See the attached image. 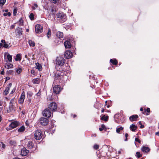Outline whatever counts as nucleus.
I'll list each match as a JSON object with an SVG mask.
<instances>
[{"label": "nucleus", "instance_id": "obj_1", "mask_svg": "<svg viewBox=\"0 0 159 159\" xmlns=\"http://www.w3.org/2000/svg\"><path fill=\"white\" fill-rule=\"evenodd\" d=\"M65 62V60L63 58L61 57H58L56 58V63L57 65L61 66L64 64Z\"/></svg>", "mask_w": 159, "mask_h": 159}, {"label": "nucleus", "instance_id": "obj_2", "mask_svg": "<svg viewBox=\"0 0 159 159\" xmlns=\"http://www.w3.org/2000/svg\"><path fill=\"white\" fill-rule=\"evenodd\" d=\"M57 18H59V20H61V22L63 23L66 20V16L62 12H59L57 14Z\"/></svg>", "mask_w": 159, "mask_h": 159}, {"label": "nucleus", "instance_id": "obj_3", "mask_svg": "<svg viewBox=\"0 0 159 159\" xmlns=\"http://www.w3.org/2000/svg\"><path fill=\"white\" fill-rule=\"evenodd\" d=\"M42 133L41 130H37L35 131L34 133V137L36 139L39 140L42 138Z\"/></svg>", "mask_w": 159, "mask_h": 159}, {"label": "nucleus", "instance_id": "obj_4", "mask_svg": "<svg viewBox=\"0 0 159 159\" xmlns=\"http://www.w3.org/2000/svg\"><path fill=\"white\" fill-rule=\"evenodd\" d=\"M57 107L56 103L55 102H52L49 104L48 106V108L52 112H53L56 111Z\"/></svg>", "mask_w": 159, "mask_h": 159}, {"label": "nucleus", "instance_id": "obj_5", "mask_svg": "<svg viewBox=\"0 0 159 159\" xmlns=\"http://www.w3.org/2000/svg\"><path fill=\"white\" fill-rule=\"evenodd\" d=\"M61 88L59 85H57L53 87V92L55 94H58L61 91Z\"/></svg>", "mask_w": 159, "mask_h": 159}, {"label": "nucleus", "instance_id": "obj_6", "mask_svg": "<svg viewBox=\"0 0 159 159\" xmlns=\"http://www.w3.org/2000/svg\"><path fill=\"white\" fill-rule=\"evenodd\" d=\"M43 115L44 116L49 118L51 116L52 113L48 109H46L43 111Z\"/></svg>", "mask_w": 159, "mask_h": 159}, {"label": "nucleus", "instance_id": "obj_7", "mask_svg": "<svg viewBox=\"0 0 159 159\" xmlns=\"http://www.w3.org/2000/svg\"><path fill=\"white\" fill-rule=\"evenodd\" d=\"M35 31L36 33H40L43 32V27L39 24H37L35 27Z\"/></svg>", "mask_w": 159, "mask_h": 159}, {"label": "nucleus", "instance_id": "obj_8", "mask_svg": "<svg viewBox=\"0 0 159 159\" xmlns=\"http://www.w3.org/2000/svg\"><path fill=\"white\" fill-rule=\"evenodd\" d=\"M73 56L72 53L70 51H66L64 53V57L66 59L71 58Z\"/></svg>", "mask_w": 159, "mask_h": 159}, {"label": "nucleus", "instance_id": "obj_9", "mask_svg": "<svg viewBox=\"0 0 159 159\" xmlns=\"http://www.w3.org/2000/svg\"><path fill=\"white\" fill-rule=\"evenodd\" d=\"M48 123V119L44 117H41L40 119V123L43 125H46Z\"/></svg>", "mask_w": 159, "mask_h": 159}, {"label": "nucleus", "instance_id": "obj_10", "mask_svg": "<svg viewBox=\"0 0 159 159\" xmlns=\"http://www.w3.org/2000/svg\"><path fill=\"white\" fill-rule=\"evenodd\" d=\"M25 93L23 92L20 95V96L18 100V102L20 104H22L23 103L24 100L25 99Z\"/></svg>", "mask_w": 159, "mask_h": 159}, {"label": "nucleus", "instance_id": "obj_11", "mask_svg": "<svg viewBox=\"0 0 159 159\" xmlns=\"http://www.w3.org/2000/svg\"><path fill=\"white\" fill-rule=\"evenodd\" d=\"M29 152V151L24 148L21 150L20 154L22 156H26Z\"/></svg>", "mask_w": 159, "mask_h": 159}, {"label": "nucleus", "instance_id": "obj_12", "mask_svg": "<svg viewBox=\"0 0 159 159\" xmlns=\"http://www.w3.org/2000/svg\"><path fill=\"white\" fill-rule=\"evenodd\" d=\"M18 125V123L17 121H14L11 123L9 125V127L12 129H13L17 127Z\"/></svg>", "mask_w": 159, "mask_h": 159}, {"label": "nucleus", "instance_id": "obj_13", "mask_svg": "<svg viewBox=\"0 0 159 159\" xmlns=\"http://www.w3.org/2000/svg\"><path fill=\"white\" fill-rule=\"evenodd\" d=\"M12 84L11 83H10L8 85V86L6 87L3 92V94L5 95H7L9 93V91L10 88L11 87Z\"/></svg>", "mask_w": 159, "mask_h": 159}, {"label": "nucleus", "instance_id": "obj_14", "mask_svg": "<svg viewBox=\"0 0 159 159\" xmlns=\"http://www.w3.org/2000/svg\"><path fill=\"white\" fill-rule=\"evenodd\" d=\"M64 45L66 48H70L71 46V44L69 41H66L64 42Z\"/></svg>", "mask_w": 159, "mask_h": 159}, {"label": "nucleus", "instance_id": "obj_15", "mask_svg": "<svg viewBox=\"0 0 159 159\" xmlns=\"http://www.w3.org/2000/svg\"><path fill=\"white\" fill-rule=\"evenodd\" d=\"M141 150L144 152H147L150 151V149L148 147L143 146L141 148Z\"/></svg>", "mask_w": 159, "mask_h": 159}, {"label": "nucleus", "instance_id": "obj_16", "mask_svg": "<svg viewBox=\"0 0 159 159\" xmlns=\"http://www.w3.org/2000/svg\"><path fill=\"white\" fill-rule=\"evenodd\" d=\"M137 127L136 125L134 124H132L130 126L129 128L131 131L134 132L137 129Z\"/></svg>", "mask_w": 159, "mask_h": 159}, {"label": "nucleus", "instance_id": "obj_17", "mask_svg": "<svg viewBox=\"0 0 159 159\" xmlns=\"http://www.w3.org/2000/svg\"><path fill=\"white\" fill-rule=\"evenodd\" d=\"M35 65V67L36 69H38L39 71L42 70V68L41 65H40L39 63H36Z\"/></svg>", "mask_w": 159, "mask_h": 159}, {"label": "nucleus", "instance_id": "obj_18", "mask_svg": "<svg viewBox=\"0 0 159 159\" xmlns=\"http://www.w3.org/2000/svg\"><path fill=\"white\" fill-rule=\"evenodd\" d=\"M7 58L8 60L7 61H6L7 62H12V56L9 54H7Z\"/></svg>", "mask_w": 159, "mask_h": 159}, {"label": "nucleus", "instance_id": "obj_19", "mask_svg": "<svg viewBox=\"0 0 159 159\" xmlns=\"http://www.w3.org/2000/svg\"><path fill=\"white\" fill-rule=\"evenodd\" d=\"M56 36L58 38H62L63 36V33L61 32L58 31L57 32Z\"/></svg>", "mask_w": 159, "mask_h": 159}, {"label": "nucleus", "instance_id": "obj_20", "mask_svg": "<svg viewBox=\"0 0 159 159\" xmlns=\"http://www.w3.org/2000/svg\"><path fill=\"white\" fill-rule=\"evenodd\" d=\"M138 117L137 115H132L129 117V120L130 121H132L135 120Z\"/></svg>", "mask_w": 159, "mask_h": 159}, {"label": "nucleus", "instance_id": "obj_21", "mask_svg": "<svg viewBox=\"0 0 159 159\" xmlns=\"http://www.w3.org/2000/svg\"><path fill=\"white\" fill-rule=\"evenodd\" d=\"M34 146L33 143L32 141H29L27 143V147L30 149L32 148Z\"/></svg>", "mask_w": 159, "mask_h": 159}, {"label": "nucleus", "instance_id": "obj_22", "mask_svg": "<svg viewBox=\"0 0 159 159\" xmlns=\"http://www.w3.org/2000/svg\"><path fill=\"white\" fill-rule=\"evenodd\" d=\"M150 109L149 108H148L146 110L145 109L144 110V111L143 112V113L146 115H148V113L150 112Z\"/></svg>", "mask_w": 159, "mask_h": 159}, {"label": "nucleus", "instance_id": "obj_23", "mask_svg": "<svg viewBox=\"0 0 159 159\" xmlns=\"http://www.w3.org/2000/svg\"><path fill=\"white\" fill-rule=\"evenodd\" d=\"M40 79L38 78L34 79L33 80V82L34 84H39L40 82Z\"/></svg>", "mask_w": 159, "mask_h": 159}, {"label": "nucleus", "instance_id": "obj_24", "mask_svg": "<svg viewBox=\"0 0 159 159\" xmlns=\"http://www.w3.org/2000/svg\"><path fill=\"white\" fill-rule=\"evenodd\" d=\"M25 130V127L24 126H22L18 129V131L20 133L23 132Z\"/></svg>", "mask_w": 159, "mask_h": 159}, {"label": "nucleus", "instance_id": "obj_25", "mask_svg": "<svg viewBox=\"0 0 159 159\" xmlns=\"http://www.w3.org/2000/svg\"><path fill=\"white\" fill-rule=\"evenodd\" d=\"M1 42L3 43V47L6 48H7L9 47V45L8 44H7L6 43L5 41L4 40H1Z\"/></svg>", "mask_w": 159, "mask_h": 159}, {"label": "nucleus", "instance_id": "obj_26", "mask_svg": "<svg viewBox=\"0 0 159 159\" xmlns=\"http://www.w3.org/2000/svg\"><path fill=\"white\" fill-rule=\"evenodd\" d=\"M124 129L123 127L122 126L119 127H117L116 128V132L117 133H119L121 130H123Z\"/></svg>", "mask_w": 159, "mask_h": 159}, {"label": "nucleus", "instance_id": "obj_27", "mask_svg": "<svg viewBox=\"0 0 159 159\" xmlns=\"http://www.w3.org/2000/svg\"><path fill=\"white\" fill-rule=\"evenodd\" d=\"M108 119V116H105V115L103 116L101 118L102 120H103L105 121H107Z\"/></svg>", "mask_w": 159, "mask_h": 159}, {"label": "nucleus", "instance_id": "obj_28", "mask_svg": "<svg viewBox=\"0 0 159 159\" xmlns=\"http://www.w3.org/2000/svg\"><path fill=\"white\" fill-rule=\"evenodd\" d=\"M29 43L30 46L34 47L35 45L34 42L31 40L29 41Z\"/></svg>", "mask_w": 159, "mask_h": 159}, {"label": "nucleus", "instance_id": "obj_29", "mask_svg": "<svg viewBox=\"0 0 159 159\" xmlns=\"http://www.w3.org/2000/svg\"><path fill=\"white\" fill-rule=\"evenodd\" d=\"M22 71V69L20 67L15 69V71L18 74H20Z\"/></svg>", "mask_w": 159, "mask_h": 159}, {"label": "nucleus", "instance_id": "obj_30", "mask_svg": "<svg viewBox=\"0 0 159 159\" xmlns=\"http://www.w3.org/2000/svg\"><path fill=\"white\" fill-rule=\"evenodd\" d=\"M110 62L115 65H116L117 64V62L116 59L113 60L112 59H111L110 60Z\"/></svg>", "mask_w": 159, "mask_h": 159}, {"label": "nucleus", "instance_id": "obj_31", "mask_svg": "<svg viewBox=\"0 0 159 159\" xmlns=\"http://www.w3.org/2000/svg\"><path fill=\"white\" fill-rule=\"evenodd\" d=\"M21 59V58L20 57V55L19 54H17L16 56V58L15 59L16 60V61H20Z\"/></svg>", "mask_w": 159, "mask_h": 159}, {"label": "nucleus", "instance_id": "obj_32", "mask_svg": "<svg viewBox=\"0 0 159 159\" xmlns=\"http://www.w3.org/2000/svg\"><path fill=\"white\" fill-rule=\"evenodd\" d=\"M6 68L7 69H9L10 68H12L13 67V65L11 64H6L5 66Z\"/></svg>", "mask_w": 159, "mask_h": 159}, {"label": "nucleus", "instance_id": "obj_33", "mask_svg": "<svg viewBox=\"0 0 159 159\" xmlns=\"http://www.w3.org/2000/svg\"><path fill=\"white\" fill-rule=\"evenodd\" d=\"M135 156L138 158H139L142 157V155L139 152H136Z\"/></svg>", "mask_w": 159, "mask_h": 159}, {"label": "nucleus", "instance_id": "obj_34", "mask_svg": "<svg viewBox=\"0 0 159 159\" xmlns=\"http://www.w3.org/2000/svg\"><path fill=\"white\" fill-rule=\"evenodd\" d=\"M16 31L18 34L20 35L22 34L21 29L18 28V29H16Z\"/></svg>", "mask_w": 159, "mask_h": 159}, {"label": "nucleus", "instance_id": "obj_35", "mask_svg": "<svg viewBox=\"0 0 159 159\" xmlns=\"http://www.w3.org/2000/svg\"><path fill=\"white\" fill-rule=\"evenodd\" d=\"M20 25H23V20L22 18H20L18 22Z\"/></svg>", "mask_w": 159, "mask_h": 159}, {"label": "nucleus", "instance_id": "obj_36", "mask_svg": "<svg viewBox=\"0 0 159 159\" xmlns=\"http://www.w3.org/2000/svg\"><path fill=\"white\" fill-rule=\"evenodd\" d=\"M51 35V30L50 29L48 30V32L47 34V36L48 38H49Z\"/></svg>", "mask_w": 159, "mask_h": 159}, {"label": "nucleus", "instance_id": "obj_37", "mask_svg": "<svg viewBox=\"0 0 159 159\" xmlns=\"http://www.w3.org/2000/svg\"><path fill=\"white\" fill-rule=\"evenodd\" d=\"M55 80H59L61 77V76L59 75H55Z\"/></svg>", "mask_w": 159, "mask_h": 159}, {"label": "nucleus", "instance_id": "obj_38", "mask_svg": "<svg viewBox=\"0 0 159 159\" xmlns=\"http://www.w3.org/2000/svg\"><path fill=\"white\" fill-rule=\"evenodd\" d=\"M29 17L31 20H33L34 19V15L33 14L31 13L29 16Z\"/></svg>", "mask_w": 159, "mask_h": 159}, {"label": "nucleus", "instance_id": "obj_39", "mask_svg": "<svg viewBox=\"0 0 159 159\" xmlns=\"http://www.w3.org/2000/svg\"><path fill=\"white\" fill-rule=\"evenodd\" d=\"M3 15L5 16H10L11 15V14L10 12H6L3 14Z\"/></svg>", "mask_w": 159, "mask_h": 159}, {"label": "nucleus", "instance_id": "obj_40", "mask_svg": "<svg viewBox=\"0 0 159 159\" xmlns=\"http://www.w3.org/2000/svg\"><path fill=\"white\" fill-rule=\"evenodd\" d=\"M105 127V126L104 125H101V127L99 128V129L100 131H102Z\"/></svg>", "mask_w": 159, "mask_h": 159}, {"label": "nucleus", "instance_id": "obj_41", "mask_svg": "<svg viewBox=\"0 0 159 159\" xmlns=\"http://www.w3.org/2000/svg\"><path fill=\"white\" fill-rule=\"evenodd\" d=\"M6 0H0V4L2 6L5 3Z\"/></svg>", "mask_w": 159, "mask_h": 159}, {"label": "nucleus", "instance_id": "obj_42", "mask_svg": "<svg viewBox=\"0 0 159 159\" xmlns=\"http://www.w3.org/2000/svg\"><path fill=\"white\" fill-rule=\"evenodd\" d=\"M38 5L37 4L34 3V6L33 7V9L35 10L38 7Z\"/></svg>", "mask_w": 159, "mask_h": 159}, {"label": "nucleus", "instance_id": "obj_43", "mask_svg": "<svg viewBox=\"0 0 159 159\" xmlns=\"http://www.w3.org/2000/svg\"><path fill=\"white\" fill-rule=\"evenodd\" d=\"M99 146L97 144H95L93 146V148L95 149H98Z\"/></svg>", "mask_w": 159, "mask_h": 159}, {"label": "nucleus", "instance_id": "obj_44", "mask_svg": "<svg viewBox=\"0 0 159 159\" xmlns=\"http://www.w3.org/2000/svg\"><path fill=\"white\" fill-rule=\"evenodd\" d=\"M135 141L136 142H138V143H141V141L139 139H138V138H135Z\"/></svg>", "mask_w": 159, "mask_h": 159}, {"label": "nucleus", "instance_id": "obj_45", "mask_svg": "<svg viewBox=\"0 0 159 159\" xmlns=\"http://www.w3.org/2000/svg\"><path fill=\"white\" fill-rule=\"evenodd\" d=\"M17 12V10L16 9H14L13 11V14L14 16L16 15Z\"/></svg>", "mask_w": 159, "mask_h": 159}, {"label": "nucleus", "instance_id": "obj_46", "mask_svg": "<svg viewBox=\"0 0 159 159\" xmlns=\"http://www.w3.org/2000/svg\"><path fill=\"white\" fill-rule=\"evenodd\" d=\"M125 136L126 138L125 139V141H127V137L128 136V134L127 133H126L125 134Z\"/></svg>", "mask_w": 159, "mask_h": 159}, {"label": "nucleus", "instance_id": "obj_47", "mask_svg": "<svg viewBox=\"0 0 159 159\" xmlns=\"http://www.w3.org/2000/svg\"><path fill=\"white\" fill-rule=\"evenodd\" d=\"M31 73L33 75H34L35 74V72L34 70H31Z\"/></svg>", "mask_w": 159, "mask_h": 159}, {"label": "nucleus", "instance_id": "obj_48", "mask_svg": "<svg viewBox=\"0 0 159 159\" xmlns=\"http://www.w3.org/2000/svg\"><path fill=\"white\" fill-rule=\"evenodd\" d=\"M16 90V89H13L11 91V92L10 93L11 94H13L15 92V91Z\"/></svg>", "mask_w": 159, "mask_h": 159}, {"label": "nucleus", "instance_id": "obj_49", "mask_svg": "<svg viewBox=\"0 0 159 159\" xmlns=\"http://www.w3.org/2000/svg\"><path fill=\"white\" fill-rule=\"evenodd\" d=\"M41 95V93H40V91L36 94V95L37 96H40Z\"/></svg>", "mask_w": 159, "mask_h": 159}, {"label": "nucleus", "instance_id": "obj_50", "mask_svg": "<svg viewBox=\"0 0 159 159\" xmlns=\"http://www.w3.org/2000/svg\"><path fill=\"white\" fill-rule=\"evenodd\" d=\"M52 2L54 3H57V0H52Z\"/></svg>", "mask_w": 159, "mask_h": 159}, {"label": "nucleus", "instance_id": "obj_51", "mask_svg": "<svg viewBox=\"0 0 159 159\" xmlns=\"http://www.w3.org/2000/svg\"><path fill=\"white\" fill-rule=\"evenodd\" d=\"M3 107H0V112H1L3 111Z\"/></svg>", "mask_w": 159, "mask_h": 159}, {"label": "nucleus", "instance_id": "obj_52", "mask_svg": "<svg viewBox=\"0 0 159 159\" xmlns=\"http://www.w3.org/2000/svg\"><path fill=\"white\" fill-rule=\"evenodd\" d=\"M155 134L159 136V131L156 132Z\"/></svg>", "mask_w": 159, "mask_h": 159}, {"label": "nucleus", "instance_id": "obj_53", "mask_svg": "<svg viewBox=\"0 0 159 159\" xmlns=\"http://www.w3.org/2000/svg\"><path fill=\"white\" fill-rule=\"evenodd\" d=\"M15 27V25H12L11 26V29H13Z\"/></svg>", "mask_w": 159, "mask_h": 159}, {"label": "nucleus", "instance_id": "obj_54", "mask_svg": "<svg viewBox=\"0 0 159 159\" xmlns=\"http://www.w3.org/2000/svg\"><path fill=\"white\" fill-rule=\"evenodd\" d=\"M4 70H3L1 72V74H2V75H3L4 74Z\"/></svg>", "mask_w": 159, "mask_h": 159}, {"label": "nucleus", "instance_id": "obj_55", "mask_svg": "<svg viewBox=\"0 0 159 159\" xmlns=\"http://www.w3.org/2000/svg\"><path fill=\"white\" fill-rule=\"evenodd\" d=\"M2 46H3V43L1 42V43L0 44V48Z\"/></svg>", "mask_w": 159, "mask_h": 159}, {"label": "nucleus", "instance_id": "obj_56", "mask_svg": "<svg viewBox=\"0 0 159 159\" xmlns=\"http://www.w3.org/2000/svg\"><path fill=\"white\" fill-rule=\"evenodd\" d=\"M25 57L26 58H27V59H28V60H29V61L30 60V59L29 58H27V55H25Z\"/></svg>", "mask_w": 159, "mask_h": 159}, {"label": "nucleus", "instance_id": "obj_57", "mask_svg": "<svg viewBox=\"0 0 159 159\" xmlns=\"http://www.w3.org/2000/svg\"><path fill=\"white\" fill-rule=\"evenodd\" d=\"M140 110L141 111H142V112H143V111H144V110H143V109L142 108H141L140 109Z\"/></svg>", "mask_w": 159, "mask_h": 159}, {"label": "nucleus", "instance_id": "obj_58", "mask_svg": "<svg viewBox=\"0 0 159 159\" xmlns=\"http://www.w3.org/2000/svg\"><path fill=\"white\" fill-rule=\"evenodd\" d=\"M144 127V126L143 125H141L140 126V128H143Z\"/></svg>", "mask_w": 159, "mask_h": 159}, {"label": "nucleus", "instance_id": "obj_59", "mask_svg": "<svg viewBox=\"0 0 159 159\" xmlns=\"http://www.w3.org/2000/svg\"><path fill=\"white\" fill-rule=\"evenodd\" d=\"M5 147V145L4 144H2V147L3 148H4Z\"/></svg>", "mask_w": 159, "mask_h": 159}, {"label": "nucleus", "instance_id": "obj_60", "mask_svg": "<svg viewBox=\"0 0 159 159\" xmlns=\"http://www.w3.org/2000/svg\"><path fill=\"white\" fill-rule=\"evenodd\" d=\"M6 79L7 80H9L10 79V77H7L6 78Z\"/></svg>", "mask_w": 159, "mask_h": 159}, {"label": "nucleus", "instance_id": "obj_61", "mask_svg": "<svg viewBox=\"0 0 159 159\" xmlns=\"http://www.w3.org/2000/svg\"><path fill=\"white\" fill-rule=\"evenodd\" d=\"M104 109L103 108H102V113H103L104 112Z\"/></svg>", "mask_w": 159, "mask_h": 159}, {"label": "nucleus", "instance_id": "obj_62", "mask_svg": "<svg viewBox=\"0 0 159 159\" xmlns=\"http://www.w3.org/2000/svg\"><path fill=\"white\" fill-rule=\"evenodd\" d=\"M2 120V118L1 116L0 115V122L1 121V120Z\"/></svg>", "mask_w": 159, "mask_h": 159}, {"label": "nucleus", "instance_id": "obj_63", "mask_svg": "<svg viewBox=\"0 0 159 159\" xmlns=\"http://www.w3.org/2000/svg\"><path fill=\"white\" fill-rule=\"evenodd\" d=\"M5 12H8V10L7 9L5 10Z\"/></svg>", "mask_w": 159, "mask_h": 159}, {"label": "nucleus", "instance_id": "obj_64", "mask_svg": "<svg viewBox=\"0 0 159 159\" xmlns=\"http://www.w3.org/2000/svg\"><path fill=\"white\" fill-rule=\"evenodd\" d=\"M13 159H20L19 158H14Z\"/></svg>", "mask_w": 159, "mask_h": 159}]
</instances>
